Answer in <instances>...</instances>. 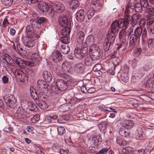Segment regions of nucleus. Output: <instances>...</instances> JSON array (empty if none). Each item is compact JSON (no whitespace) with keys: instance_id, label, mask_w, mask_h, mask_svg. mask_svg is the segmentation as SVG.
Masks as SVG:
<instances>
[{"instance_id":"obj_8","label":"nucleus","mask_w":154,"mask_h":154,"mask_svg":"<svg viewBox=\"0 0 154 154\" xmlns=\"http://www.w3.org/2000/svg\"><path fill=\"white\" fill-rule=\"evenodd\" d=\"M64 7L63 5L59 2H57L52 6L51 9V12H53L61 13L64 11Z\"/></svg>"},{"instance_id":"obj_58","label":"nucleus","mask_w":154,"mask_h":154,"mask_svg":"<svg viewBox=\"0 0 154 154\" xmlns=\"http://www.w3.org/2000/svg\"><path fill=\"white\" fill-rule=\"evenodd\" d=\"M108 150L107 148H104L100 150L98 152L99 154H104Z\"/></svg>"},{"instance_id":"obj_38","label":"nucleus","mask_w":154,"mask_h":154,"mask_svg":"<svg viewBox=\"0 0 154 154\" xmlns=\"http://www.w3.org/2000/svg\"><path fill=\"white\" fill-rule=\"evenodd\" d=\"M151 67L152 66L151 64L149 63H148L143 65L142 69L144 71H147L149 70Z\"/></svg>"},{"instance_id":"obj_44","label":"nucleus","mask_w":154,"mask_h":154,"mask_svg":"<svg viewBox=\"0 0 154 154\" xmlns=\"http://www.w3.org/2000/svg\"><path fill=\"white\" fill-rule=\"evenodd\" d=\"M122 30L120 32L119 34V38L121 39L122 38H124L126 34V32L124 27Z\"/></svg>"},{"instance_id":"obj_20","label":"nucleus","mask_w":154,"mask_h":154,"mask_svg":"<svg viewBox=\"0 0 154 154\" xmlns=\"http://www.w3.org/2000/svg\"><path fill=\"white\" fill-rule=\"evenodd\" d=\"M63 27L64 28L61 31V34L63 36H67L70 33L71 29L68 26Z\"/></svg>"},{"instance_id":"obj_50","label":"nucleus","mask_w":154,"mask_h":154,"mask_svg":"<svg viewBox=\"0 0 154 154\" xmlns=\"http://www.w3.org/2000/svg\"><path fill=\"white\" fill-rule=\"evenodd\" d=\"M146 11L150 16H152L154 14V8H146Z\"/></svg>"},{"instance_id":"obj_53","label":"nucleus","mask_w":154,"mask_h":154,"mask_svg":"<svg viewBox=\"0 0 154 154\" xmlns=\"http://www.w3.org/2000/svg\"><path fill=\"white\" fill-rule=\"evenodd\" d=\"M101 65L100 64H97L94 66L93 69L94 71H98L101 69Z\"/></svg>"},{"instance_id":"obj_52","label":"nucleus","mask_w":154,"mask_h":154,"mask_svg":"<svg viewBox=\"0 0 154 154\" xmlns=\"http://www.w3.org/2000/svg\"><path fill=\"white\" fill-rule=\"evenodd\" d=\"M28 105L29 107L30 108V110L32 111H34L35 110V108L36 107L35 104L31 102L28 103Z\"/></svg>"},{"instance_id":"obj_48","label":"nucleus","mask_w":154,"mask_h":154,"mask_svg":"<svg viewBox=\"0 0 154 154\" xmlns=\"http://www.w3.org/2000/svg\"><path fill=\"white\" fill-rule=\"evenodd\" d=\"M146 19L147 24L148 25H150L154 22V17L152 16L148 17Z\"/></svg>"},{"instance_id":"obj_33","label":"nucleus","mask_w":154,"mask_h":154,"mask_svg":"<svg viewBox=\"0 0 154 154\" xmlns=\"http://www.w3.org/2000/svg\"><path fill=\"white\" fill-rule=\"evenodd\" d=\"M117 143L119 145L125 146L126 144V142L121 137H117L116 140Z\"/></svg>"},{"instance_id":"obj_25","label":"nucleus","mask_w":154,"mask_h":154,"mask_svg":"<svg viewBox=\"0 0 154 154\" xmlns=\"http://www.w3.org/2000/svg\"><path fill=\"white\" fill-rule=\"evenodd\" d=\"M142 29L141 27L138 26L135 29L134 35L137 37L139 38L142 34Z\"/></svg>"},{"instance_id":"obj_5","label":"nucleus","mask_w":154,"mask_h":154,"mask_svg":"<svg viewBox=\"0 0 154 154\" xmlns=\"http://www.w3.org/2000/svg\"><path fill=\"white\" fill-rule=\"evenodd\" d=\"M56 85L57 88H55L54 91L56 92L57 91H65L67 88V85L66 81L63 79H57L56 82Z\"/></svg>"},{"instance_id":"obj_17","label":"nucleus","mask_w":154,"mask_h":154,"mask_svg":"<svg viewBox=\"0 0 154 154\" xmlns=\"http://www.w3.org/2000/svg\"><path fill=\"white\" fill-rule=\"evenodd\" d=\"M140 4H139L137 5L139 6V9L137 7V6L135 7V11L136 12H138L139 11H141L142 6L146 8L148 5L147 0H140Z\"/></svg>"},{"instance_id":"obj_22","label":"nucleus","mask_w":154,"mask_h":154,"mask_svg":"<svg viewBox=\"0 0 154 154\" xmlns=\"http://www.w3.org/2000/svg\"><path fill=\"white\" fill-rule=\"evenodd\" d=\"M81 53L82 56H84L87 55L88 54V49L87 44L85 43L82 46L81 48Z\"/></svg>"},{"instance_id":"obj_27","label":"nucleus","mask_w":154,"mask_h":154,"mask_svg":"<svg viewBox=\"0 0 154 154\" xmlns=\"http://www.w3.org/2000/svg\"><path fill=\"white\" fill-rule=\"evenodd\" d=\"M138 38L134 35H131L129 38L130 44L132 45H135Z\"/></svg>"},{"instance_id":"obj_12","label":"nucleus","mask_w":154,"mask_h":154,"mask_svg":"<svg viewBox=\"0 0 154 154\" xmlns=\"http://www.w3.org/2000/svg\"><path fill=\"white\" fill-rule=\"evenodd\" d=\"M85 14L84 10L81 9L79 10L76 14L75 17L76 19L79 21H83L85 18Z\"/></svg>"},{"instance_id":"obj_49","label":"nucleus","mask_w":154,"mask_h":154,"mask_svg":"<svg viewBox=\"0 0 154 154\" xmlns=\"http://www.w3.org/2000/svg\"><path fill=\"white\" fill-rule=\"evenodd\" d=\"M64 37L61 38V42L63 43V44H67L70 42L69 38L66 36Z\"/></svg>"},{"instance_id":"obj_63","label":"nucleus","mask_w":154,"mask_h":154,"mask_svg":"<svg viewBox=\"0 0 154 154\" xmlns=\"http://www.w3.org/2000/svg\"><path fill=\"white\" fill-rule=\"evenodd\" d=\"M9 24V23L8 21V20L6 19H4V20L3 22V23H2L3 26L4 27H5Z\"/></svg>"},{"instance_id":"obj_36","label":"nucleus","mask_w":154,"mask_h":154,"mask_svg":"<svg viewBox=\"0 0 154 154\" xmlns=\"http://www.w3.org/2000/svg\"><path fill=\"white\" fill-rule=\"evenodd\" d=\"M112 44V43H110V42L105 40L103 45V48L105 51H108L111 44Z\"/></svg>"},{"instance_id":"obj_35","label":"nucleus","mask_w":154,"mask_h":154,"mask_svg":"<svg viewBox=\"0 0 154 154\" xmlns=\"http://www.w3.org/2000/svg\"><path fill=\"white\" fill-rule=\"evenodd\" d=\"M92 58L90 56H87L85 57L84 62L87 66L91 65L92 62Z\"/></svg>"},{"instance_id":"obj_1","label":"nucleus","mask_w":154,"mask_h":154,"mask_svg":"<svg viewBox=\"0 0 154 154\" xmlns=\"http://www.w3.org/2000/svg\"><path fill=\"white\" fill-rule=\"evenodd\" d=\"M134 6H131V4H128L126 8L124 20L127 21L128 23L132 22L134 20H137L140 17L138 14H134L132 17L129 15L130 13L134 11Z\"/></svg>"},{"instance_id":"obj_45","label":"nucleus","mask_w":154,"mask_h":154,"mask_svg":"<svg viewBox=\"0 0 154 154\" xmlns=\"http://www.w3.org/2000/svg\"><path fill=\"white\" fill-rule=\"evenodd\" d=\"M1 2L3 4L6 6H10L13 3L12 0H1Z\"/></svg>"},{"instance_id":"obj_54","label":"nucleus","mask_w":154,"mask_h":154,"mask_svg":"<svg viewBox=\"0 0 154 154\" xmlns=\"http://www.w3.org/2000/svg\"><path fill=\"white\" fill-rule=\"evenodd\" d=\"M31 51H29L28 49H25V50L23 51L21 53L24 54L25 56H27L30 54V53H32Z\"/></svg>"},{"instance_id":"obj_14","label":"nucleus","mask_w":154,"mask_h":154,"mask_svg":"<svg viewBox=\"0 0 154 154\" xmlns=\"http://www.w3.org/2000/svg\"><path fill=\"white\" fill-rule=\"evenodd\" d=\"M121 124L123 127L127 129L131 128L134 125L133 121L130 120H122Z\"/></svg>"},{"instance_id":"obj_40","label":"nucleus","mask_w":154,"mask_h":154,"mask_svg":"<svg viewBox=\"0 0 154 154\" xmlns=\"http://www.w3.org/2000/svg\"><path fill=\"white\" fill-rule=\"evenodd\" d=\"M2 57L3 59L5 60L7 63H10L12 60L11 57L7 54H4Z\"/></svg>"},{"instance_id":"obj_32","label":"nucleus","mask_w":154,"mask_h":154,"mask_svg":"<svg viewBox=\"0 0 154 154\" xmlns=\"http://www.w3.org/2000/svg\"><path fill=\"white\" fill-rule=\"evenodd\" d=\"M74 54L75 57L77 58H80L82 56L81 50L80 49L77 47L76 48L74 51Z\"/></svg>"},{"instance_id":"obj_43","label":"nucleus","mask_w":154,"mask_h":154,"mask_svg":"<svg viewBox=\"0 0 154 154\" xmlns=\"http://www.w3.org/2000/svg\"><path fill=\"white\" fill-rule=\"evenodd\" d=\"M85 88L86 90H87L88 92L90 93H92L94 92L95 91V88H94L91 87L89 88H86L83 86L81 88V89L82 91L83 92H84V91H83L82 90Z\"/></svg>"},{"instance_id":"obj_24","label":"nucleus","mask_w":154,"mask_h":154,"mask_svg":"<svg viewBox=\"0 0 154 154\" xmlns=\"http://www.w3.org/2000/svg\"><path fill=\"white\" fill-rule=\"evenodd\" d=\"M137 134H136V137L137 139H141L143 138V131L141 127H138L137 130Z\"/></svg>"},{"instance_id":"obj_29","label":"nucleus","mask_w":154,"mask_h":154,"mask_svg":"<svg viewBox=\"0 0 154 154\" xmlns=\"http://www.w3.org/2000/svg\"><path fill=\"white\" fill-rule=\"evenodd\" d=\"M147 85L151 88H154V77H151L147 80Z\"/></svg>"},{"instance_id":"obj_47","label":"nucleus","mask_w":154,"mask_h":154,"mask_svg":"<svg viewBox=\"0 0 154 154\" xmlns=\"http://www.w3.org/2000/svg\"><path fill=\"white\" fill-rule=\"evenodd\" d=\"M141 49L140 48H136L133 50V53L135 56H138L141 54Z\"/></svg>"},{"instance_id":"obj_55","label":"nucleus","mask_w":154,"mask_h":154,"mask_svg":"<svg viewBox=\"0 0 154 154\" xmlns=\"http://www.w3.org/2000/svg\"><path fill=\"white\" fill-rule=\"evenodd\" d=\"M91 3L94 5L97 6H101V5L99 3L98 0H91Z\"/></svg>"},{"instance_id":"obj_39","label":"nucleus","mask_w":154,"mask_h":154,"mask_svg":"<svg viewBox=\"0 0 154 154\" xmlns=\"http://www.w3.org/2000/svg\"><path fill=\"white\" fill-rule=\"evenodd\" d=\"M31 59L32 60H35L37 63L39 60V56L38 54L34 53L32 54Z\"/></svg>"},{"instance_id":"obj_31","label":"nucleus","mask_w":154,"mask_h":154,"mask_svg":"<svg viewBox=\"0 0 154 154\" xmlns=\"http://www.w3.org/2000/svg\"><path fill=\"white\" fill-rule=\"evenodd\" d=\"M94 14V11L93 8H90L87 12L88 19H91Z\"/></svg>"},{"instance_id":"obj_11","label":"nucleus","mask_w":154,"mask_h":154,"mask_svg":"<svg viewBox=\"0 0 154 154\" xmlns=\"http://www.w3.org/2000/svg\"><path fill=\"white\" fill-rule=\"evenodd\" d=\"M52 58L54 62H58L62 60V55L59 51L57 50L52 54Z\"/></svg>"},{"instance_id":"obj_42","label":"nucleus","mask_w":154,"mask_h":154,"mask_svg":"<svg viewBox=\"0 0 154 154\" xmlns=\"http://www.w3.org/2000/svg\"><path fill=\"white\" fill-rule=\"evenodd\" d=\"M58 134L60 135H62L66 132L65 128L63 127L60 126L57 128Z\"/></svg>"},{"instance_id":"obj_61","label":"nucleus","mask_w":154,"mask_h":154,"mask_svg":"<svg viewBox=\"0 0 154 154\" xmlns=\"http://www.w3.org/2000/svg\"><path fill=\"white\" fill-rule=\"evenodd\" d=\"M133 31V28L132 27L129 28L127 30L126 32V34L128 36H129V35H131V33Z\"/></svg>"},{"instance_id":"obj_7","label":"nucleus","mask_w":154,"mask_h":154,"mask_svg":"<svg viewBox=\"0 0 154 154\" xmlns=\"http://www.w3.org/2000/svg\"><path fill=\"white\" fill-rule=\"evenodd\" d=\"M61 68L62 71L60 72V74L65 73L67 72H70L72 70V66L70 63L67 61H65L63 62Z\"/></svg>"},{"instance_id":"obj_10","label":"nucleus","mask_w":154,"mask_h":154,"mask_svg":"<svg viewBox=\"0 0 154 154\" xmlns=\"http://www.w3.org/2000/svg\"><path fill=\"white\" fill-rule=\"evenodd\" d=\"M85 34L82 31L78 32L75 36V41L76 42L80 44H83V42L84 39Z\"/></svg>"},{"instance_id":"obj_16","label":"nucleus","mask_w":154,"mask_h":154,"mask_svg":"<svg viewBox=\"0 0 154 154\" xmlns=\"http://www.w3.org/2000/svg\"><path fill=\"white\" fill-rule=\"evenodd\" d=\"M38 6V9L42 12H47L49 8L47 4L44 2H41Z\"/></svg>"},{"instance_id":"obj_15","label":"nucleus","mask_w":154,"mask_h":154,"mask_svg":"<svg viewBox=\"0 0 154 154\" xmlns=\"http://www.w3.org/2000/svg\"><path fill=\"white\" fill-rule=\"evenodd\" d=\"M115 32L112 31L108 32L107 35V38L105 40L110 42V43H113L114 42L116 35Z\"/></svg>"},{"instance_id":"obj_13","label":"nucleus","mask_w":154,"mask_h":154,"mask_svg":"<svg viewBox=\"0 0 154 154\" xmlns=\"http://www.w3.org/2000/svg\"><path fill=\"white\" fill-rule=\"evenodd\" d=\"M59 23L63 26H68V20L67 17L66 16H61L58 19Z\"/></svg>"},{"instance_id":"obj_2","label":"nucleus","mask_w":154,"mask_h":154,"mask_svg":"<svg viewBox=\"0 0 154 154\" xmlns=\"http://www.w3.org/2000/svg\"><path fill=\"white\" fill-rule=\"evenodd\" d=\"M127 21L124 19H120L118 21H114L111 25V31L116 33L119 30V29L123 27L126 28L129 24Z\"/></svg>"},{"instance_id":"obj_30","label":"nucleus","mask_w":154,"mask_h":154,"mask_svg":"<svg viewBox=\"0 0 154 154\" xmlns=\"http://www.w3.org/2000/svg\"><path fill=\"white\" fill-rule=\"evenodd\" d=\"M30 26L33 27L34 28H39L40 26V25L38 24L37 21L33 19H31L30 21Z\"/></svg>"},{"instance_id":"obj_56","label":"nucleus","mask_w":154,"mask_h":154,"mask_svg":"<svg viewBox=\"0 0 154 154\" xmlns=\"http://www.w3.org/2000/svg\"><path fill=\"white\" fill-rule=\"evenodd\" d=\"M3 82L4 84L7 83L8 82L9 78L6 75H4L2 78Z\"/></svg>"},{"instance_id":"obj_9","label":"nucleus","mask_w":154,"mask_h":154,"mask_svg":"<svg viewBox=\"0 0 154 154\" xmlns=\"http://www.w3.org/2000/svg\"><path fill=\"white\" fill-rule=\"evenodd\" d=\"M14 75L21 82H24L26 78L25 74L22 71L19 69H16L14 72Z\"/></svg>"},{"instance_id":"obj_34","label":"nucleus","mask_w":154,"mask_h":154,"mask_svg":"<svg viewBox=\"0 0 154 154\" xmlns=\"http://www.w3.org/2000/svg\"><path fill=\"white\" fill-rule=\"evenodd\" d=\"M38 106L42 109H45L48 108V105L44 101H40L38 103Z\"/></svg>"},{"instance_id":"obj_6","label":"nucleus","mask_w":154,"mask_h":154,"mask_svg":"<svg viewBox=\"0 0 154 154\" xmlns=\"http://www.w3.org/2000/svg\"><path fill=\"white\" fill-rule=\"evenodd\" d=\"M4 100L8 106L11 107L13 106L16 101V100L14 96L11 94L5 95L3 97Z\"/></svg>"},{"instance_id":"obj_59","label":"nucleus","mask_w":154,"mask_h":154,"mask_svg":"<svg viewBox=\"0 0 154 154\" xmlns=\"http://www.w3.org/2000/svg\"><path fill=\"white\" fill-rule=\"evenodd\" d=\"M29 4H35L41 2L42 0H28Z\"/></svg>"},{"instance_id":"obj_57","label":"nucleus","mask_w":154,"mask_h":154,"mask_svg":"<svg viewBox=\"0 0 154 154\" xmlns=\"http://www.w3.org/2000/svg\"><path fill=\"white\" fill-rule=\"evenodd\" d=\"M98 127L101 131H104L106 128V125H105V124H100Z\"/></svg>"},{"instance_id":"obj_19","label":"nucleus","mask_w":154,"mask_h":154,"mask_svg":"<svg viewBox=\"0 0 154 154\" xmlns=\"http://www.w3.org/2000/svg\"><path fill=\"white\" fill-rule=\"evenodd\" d=\"M43 76L45 80L48 82H50L52 79V75L51 73L47 71L43 72Z\"/></svg>"},{"instance_id":"obj_28","label":"nucleus","mask_w":154,"mask_h":154,"mask_svg":"<svg viewBox=\"0 0 154 154\" xmlns=\"http://www.w3.org/2000/svg\"><path fill=\"white\" fill-rule=\"evenodd\" d=\"M75 69L78 72L82 73L83 71V66L81 63L76 64L75 65Z\"/></svg>"},{"instance_id":"obj_64","label":"nucleus","mask_w":154,"mask_h":154,"mask_svg":"<svg viewBox=\"0 0 154 154\" xmlns=\"http://www.w3.org/2000/svg\"><path fill=\"white\" fill-rule=\"evenodd\" d=\"M35 151L38 154H41L42 152V151L40 148L38 147H35Z\"/></svg>"},{"instance_id":"obj_46","label":"nucleus","mask_w":154,"mask_h":154,"mask_svg":"<svg viewBox=\"0 0 154 154\" xmlns=\"http://www.w3.org/2000/svg\"><path fill=\"white\" fill-rule=\"evenodd\" d=\"M70 3L72 5V8L74 9L77 8L79 5L78 1L77 0H72Z\"/></svg>"},{"instance_id":"obj_37","label":"nucleus","mask_w":154,"mask_h":154,"mask_svg":"<svg viewBox=\"0 0 154 154\" xmlns=\"http://www.w3.org/2000/svg\"><path fill=\"white\" fill-rule=\"evenodd\" d=\"M94 38L93 35H89L86 38V43H88L90 44H92L94 42Z\"/></svg>"},{"instance_id":"obj_3","label":"nucleus","mask_w":154,"mask_h":154,"mask_svg":"<svg viewBox=\"0 0 154 154\" xmlns=\"http://www.w3.org/2000/svg\"><path fill=\"white\" fill-rule=\"evenodd\" d=\"M89 52L93 60H95L100 59V51L97 45L95 44L91 45L90 47Z\"/></svg>"},{"instance_id":"obj_60","label":"nucleus","mask_w":154,"mask_h":154,"mask_svg":"<svg viewBox=\"0 0 154 154\" xmlns=\"http://www.w3.org/2000/svg\"><path fill=\"white\" fill-rule=\"evenodd\" d=\"M60 152L61 154H68L69 150L67 149H61L60 150Z\"/></svg>"},{"instance_id":"obj_21","label":"nucleus","mask_w":154,"mask_h":154,"mask_svg":"<svg viewBox=\"0 0 154 154\" xmlns=\"http://www.w3.org/2000/svg\"><path fill=\"white\" fill-rule=\"evenodd\" d=\"M70 50V47L68 44H63L61 45V51L63 54H67Z\"/></svg>"},{"instance_id":"obj_23","label":"nucleus","mask_w":154,"mask_h":154,"mask_svg":"<svg viewBox=\"0 0 154 154\" xmlns=\"http://www.w3.org/2000/svg\"><path fill=\"white\" fill-rule=\"evenodd\" d=\"M26 31L27 34L29 35H37L36 34L35 32V31L34 28L30 25L27 26L26 27Z\"/></svg>"},{"instance_id":"obj_62","label":"nucleus","mask_w":154,"mask_h":154,"mask_svg":"<svg viewBox=\"0 0 154 154\" xmlns=\"http://www.w3.org/2000/svg\"><path fill=\"white\" fill-rule=\"evenodd\" d=\"M45 20V19L44 17H41L38 19L37 22L38 24L40 25V24L44 23Z\"/></svg>"},{"instance_id":"obj_26","label":"nucleus","mask_w":154,"mask_h":154,"mask_svg":"<svg viewBox=\"0 0 154 154\" xmlns=\"http://www.w3.org/2000/svg\"><path fill=\"white\" fill-rule=\"evenodd\" d=\"M92 140L95 146H98L100 143L101 138L100 136H96L92 137Z\"/></svg>"},{"instance_id":"obj_51","label":"nucleus","mask_w":154,"mask_h":154,"mask_svg":"<svg viewBox=\"0 0 154 154\" xmlns=\"http://www.w3.org/2000/svg\"><path fill=\"white\" fill-rule=\"evenodd\" d=\"M147 29L148 33L150 35L154 34V25L151 27L148 26L147 27Z\"/></svg>"},{"instance_id":"obj_18","label":"nucleus","mask_w":154,"mask_h":154,"mask_svg":"<svg viewBox=\"0 0 154 154\" xmlns=\"http://www.w3.org/2000/svg\"><path fill=\"white\" fill-rule=\"evenodd\" d=\"M128 131L127 128L122 126V127L120 128L119 130V133L120 135L122 136L128 137L129 135V133Z\"/></svg>"},{"instance_id":"obj_4","label":"nucleus","mask_w":154,"mask_h":154,"mask_svg":"<svg viewBox=\"0 0 154 154\" xmlns=\"http://www.w3.org/2000/svg\"><path fill=\"white\" fill-rule=\"evenodd\" d=\"M38 35H28L24 38L23 42L24 45L28 47H32L34 45L35 38H38Z\"/></svg>"},{"instance_id":"obj_41","label":"nucleus","mask_w":154,"mask_h":154,"mask_svg":"<svg viewBox=\"0 0 154 154\" xmlns=\"http://www.w3.org/2000/svg\"><path fill=\"white\" fill-rule=\"evenodd\" d=\"M133 149L130 147H126L122 149L123 152L126 154H129L132 152Z\"/></svg>"}]
</instances>
